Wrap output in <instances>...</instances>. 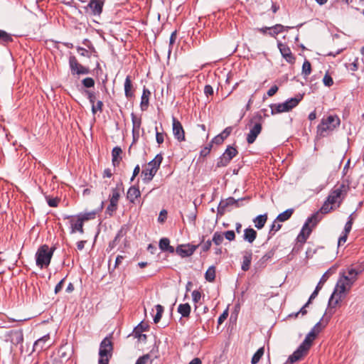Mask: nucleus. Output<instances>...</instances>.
<instances>
[{
	"label": "nucleus",
	"instance_id": "nucleus-1",
	"mask_svg": "<svg viewBox=\"0 0 364 364\" xmlns=\"http://www.w3.org/2000/svg\"><path fill=\"white\" fill-rule=\"evenodd\" d=\"M363 271V263L353 264L348 267L346 271H343L342 277L338 281L335 290L329 299V304H338V301L345 296L346 292L350 290L353 284L357 279L358 275Z\"/></svg>",
	"mask_w": 364,
	"mask_h": 364
},
{
	"label": "nucleus",
	"instance_id": "nucleus-2",
	"mask_svg": "<svg viewBox=\"0 0 364 364\" xmlns=\"http://www.w3.org/2000/svg\"><path fill=\"white\" fill-rule=\"evenodd\" d=\"M321 329V322H318L311 331L306 335L303 343L299 346L296 351L290 355L287 361L284 364H292L294 362L299 360L303 358L308 352L310 348L313 341L315 339L316 335L320 332Z\"/></svg>",
	"mask_w": 364,
	"mask_h": 364
},
{
	"label": "nucleus",
	"instance_id": "nucleus-3",
	"mask_svg": "<svg viewBox=\"0 0 364 364\" xmlns=\"http://www.w3.org/2000/svg\"><path fill=\"white\" fill-rule=\"evenodd\" d=\"M55 250V247H49L47 245L40 246L36 253V265L41 269L48 267L50 263Z\"/></svg>",
	"mask_w": 364,
	"mask_h": 364
},
{
	"label": "nucleus",
	"instance_id": "nucleus-4",
	"mask_svg": "<svg viewBox=\"0 0 364 364\" xmlns=\"http://www.w3.org/2000/svg\"><path fill=\"white\" fill-rule=\"evenodd\" d=\"M163 161V156L161 154H157L155 158L149 161L141 171V176H143V181L145 183L150 182L154 176L157 173L160 168L161 164Z\"/></svg>",
	"mask_w": 364,
	"mask_h": 364
},
{
	"label": "nucleus",
	"instance_id": "nucleus-5",
	"mask_svg": "<svg viewBox=\"0 0 364 364\" xmlns=\"http://www.w3.org/2000/svg\"><path fill=\"white\" fill-rule=\"evenodd\" d=\"M113 343L112 336L105 337L100 345L98 364H109L112 355Z\"/></svg>",
	"mask_w": 364,
	"mask_h": 364
},
{
	"label": "nucleus",
	"instance_id": "nucleus-6",
	"mask_svg": "<svg viewBox=\"0 0 364 364\" xmlns=\"http://www.w3.org/2000/svg\"><path fill=\"white\" fill-rule=\"evenodd\" d=\"M349 190V186L347 184L342 183L336 187L329 194L327 198L328 202L331 203L335 207H338L344 199L346 195Z\"/></svg>",
	"mask_w": 364,
	"mask_h": 364
},
{
	"label": "nucleus",
	"instance_id": "nucleus-7",
	"mask_svg": "<svg viewBox=\"0 0 364 364\" xmlns=\"http://www.w3.org/2000/svg\"><path fill=\"white\" fill-rule=\"evenodd\" d=\"M340 124V119L336 115H330L322 119L318 126V134L321 136H326L328 132L333 130Z\"/></svg>",
	"mask_w": 364,
	"mask_h": 364
},
{
	"label": "nucleus",
	"instance_id": "nucleus-8",
	"mask_svg": "<svg viewBox=\"0 0 364 364\" xmlns=\"http://www.w3.org/2000/svg\"><path fill=\"white\" fill-rule=\"evenodd\" d=\"M320 220L321 218L319 217L318 212H316V213L313 214L311 217L309 218L298 236L299 241L305 242L311 232V229L309 228V224L312 223V226H314Z\"/></svg>",
	"mask_w": 364,
	"mask_h": 364
},
{
	"label": "nucleus",
	"instance_id": "nucleus-9",
	"mask_svg": "<svg viewBox=\"0 0 364 364\" xmlns=\"http://www.w3.org/2000/svg\"><path fill=\"white\" fill-rule=\"evenodd\" d=\"M69 67L73 75H87L90 72L89 68L81 65L74 55L69 58Z\"/></svg>",
	"mask_w": 364,
	"mask_h": 364
},
{
	"label": "nucleus",
	"instance_id": "nucleus-10",
	"mask_svg": "<svg viewBox=\"0 0 364 364\" xmlns=\"http://www.w3.org/2000/svg\"><path fill=\"white\" fill-rule=\"evenodd\" d=\"M262 117L261 114H256L252 119V122H255L254 126L250 129V133L247 134V141L248 144H252L257 136L262 131V124L260 121L262 120Z\"/></svg>",
	"mask_w": 364,
	"mask_h": 364
},
{
	"label": "nucleus",
	"instance_id": "nucleus-11",
	"mask_svg": "<svg viewBox=\"0 0 364 364\" xmlns=\"http://www.w3.org/2000/svg\"><path fill=\"white\" fill-rule=\"evenodd\" d=\"M67 218L69 220L71 234H74L76 232H79L80 234L84 233V223L81 220V219L77 216V215L68 216Z\"/></svg>",
	"mask_w": 364,
	"mask_h": 364
},
{
	"label": "nucleus",
	"instance_id": "nucleus-12",
	"mask_svg": "<svg viewBox=\"0 0 364 364\" xmlns=\"http://www.w3.org/2000/svg\"><path fill=\"white\" fill-rule=\"evenodd\" d=\"M85 93L87 96L90 103L92 105V112L95 114L97 112H102L103 110V102L98 100L96 102V95L94 92L86 90Z\"/></svg>",
	"mask_w": 364,
	"mask_h": 364
},
{
	"label": "nucleus",
	"instance_id": "nucleus-13",
	"mask_svg": "<svg viewBox=\"0 0 364 364\" xmlns=\"http://www.w3.org/2000/svg\"><path fill=\"white\" fill-rule=\"evenodd\" d=\"M237 154V151L236 149L229 146L220 157L218 166H226Z\"/></svg>",
	"mask_w": 364,
	"mask_h": 364
},
{
	"label": "nucleus",
	"instance_id": "nucleus-14",
	"mask_svg": "<svg viewBox=\"0 0 364 364\" xmlns=\"http://www.w3.org/2000/svg\"><path fill=\"white\" fill-rule=\"evenodd\" d=\"M173 121V133L179 141L185 140V133L181 123L174 117L172 118Z\"/></svg>",
	"mask_w": 364,
	"mask_h": 364
},
{
	"label": "nucleus",
	"instance_id": "nucleus-15",
	"mask_svg": "<svg viewBox=\"0 0 364 364\" xmlns=\"http://www.w3.org/2000/svg\"><path fill=\"white\" fill-rule=\"evenodd\" d=\"M105 0H91L87 7L91 10L92 14L95 16H99L102 12Z\"/></svg>",
	"mask_w": 364,
	"mask_h": 364
},
{
	"label": "nucleus",
	"instance_id": "nucleus-16",
	"mask_svg": "<svg viewBox=\"0 0 364 364\" xmlns=\"http://www.w3.org/2000/svg\"><path fill=\"white\" fill-rule=\"evenodd\" d=\"M135 89L133 86L132 77L127 75L124 80V95L127 100H131L134 97Z\"/></svg>",
	"mask_w": 364,
	"mask_h": 364
},
{
	"label": "nucleus",
	"instance_id": "nucleus-17",
	"mask_svg": "<svg viewBox=\"0 0 364 364\" xmlns=\"http://www.w3.org/2000/svg\"><path fill=\"white\" fill-rule=\"evenodd\" d=\"M196 246H195V245H181L176 247L175 251L178 255H180L183 257H188V256L191 255L193 253V252L196 250Z\"/></svg>",
	"mask_w": 364,
	"mask_h": 364
},
{
	"label": "nucleus",
	"instance_id": "nucleus-18",
	"mask_svg": "<svg viewBox=\"0 0 364 364\" xmlns=\"http://www.w3.org/2000/svg\"><path fill=\"white\" fill-rule=\"evenodd\" d=\"M277 46L283 58H285L288 63H293L294 61V58L290 48L287 45L281 42H279Z\"/></svg>",
	"mask_w": 364,
	"mask_h": 364
},
{
	"label": "nucleus",
	"instance_id": "nucleus-19",
	"mask_svg": "<svg viewBox=\"0 0 364 364\" xmlns=\"http://www.w3.org/2000/svg\"><path fill=\"white\" fill-rule=\"evenodd\" d=\"M151 92L149 89L144 87L142 95L141 97L140 108L141 111H146L149 105V98Z\"/></svg>",
	"mask_w": 364,
	"mask_h": 364
},
{
	"label": "nucleus",
	"instance_id": "nucleus-20",
	"mask_svg": "<svg viewBox=\"0 0 364 364\" xmlns=\"http://www.w3.org/2000/svg\"><path fill=\"white\" fill-rule=\"evenodd\" d=\"M141 196L139 188L135 186H131L127 191V198L132 203H135L136 200Z\"/></svg>",
	"mask_w": 364,
	"mask_h": 364
},
{
	"label": "nucleus",
	"instance_id": "nucleus-21",
	"mask_svg": "<svg viewBox=\"0 0 364 364\" xmlns=\"http://www.w3.org/2000/svg\"><path fill=\"white\" fill-rule=\"evenodd\" d=\"M50 339V336L48 334L38 339L33 345V351H41L43 349H46L49 347V346H46V343Z\"/></svg>",
	"mask_w": 364,
	"mask_h": 364
},
{
	"label": "nucleus",
	"instance_id": "nucleus-22",
	"mask_svg": "<svg viewBox=\"0 0 364 364\" xmlns=\"http://www.w3.org/2000/svg\"><path fill=\"white\" fill-rule=\"evenodd\" d=\"M9 338L12 344L15 346L22 343L23 341V335L22 331H11L9 333Z\"/></svg>",
	"mask_w": 364,
	"mask_h": 364
},
{
	"label": "nucleus",
	"instance_id": "nucleus-23",
	"mask_svg": "<svg viewBox=\"0 0 364 364\" xmlns=\"http://www.w3.org/2000/svg\"><path fill=\"white\" fill-rule=\"evenodd\" d=\"M121 197V187L116 186L112 188L111 193L109 196V201L110 203L118 206L119 200Z\"/></svg>",
	"mask_w": 364,
	"mask_h": 364
},
{
	"label": "nucleus",
	"instance_id": "nucleus-24",
	"mask_svg": "<svg viewBox=\"0 0 364 364\" xmlns=\"http://www.w3.org/2000/svg\"><path fill=\"white\" fill-rule=\"evenodd\" d=\"M122 153V150L119 146H115L113 148L112 151V164L114 167L118 166L122 160L121 154Z\"/></svg>",
	"mask_w": 364,
	"mask_h": 364
},
{
	"label": "nucleus",
	"instance_id": "nucleus-25",
	"mask_svg": "<svg viewBox=\"0 0 364 364\" xmlns=\"http://www.w3.org/2000/svg\"><path fill=\"white\" fill-rule=\"evenodd\" d=\"M159 246L163 252H168L169 253H173L175 252L173 247L170 245V240L167 237L161 238L159 241Z\"/></svg>",
	"mask_w": 364,
	"mask_h": 364
},
{
	"label": "nucleus",
	"instance_id": "nucleus-26",
	"mask_svg": "<svg viewBox=\"0 0 364 364\" xmlns=\"http://www.w3.org/2000/svg\"><path fill=\"white\" fill-rule=\"evenodd\" d=\"M146 328L144 327L141 323H139L134 330L133 336L134 338H138L139 341H146V335L143 334L142 332L146 331Z\"/></svg>",
	"mask_w": 364,
	"mask_h": 364
},
{
	"label": "nucleus",
	"instance_id": "nucleus-27",
	"mask_svg": "<svg viewBox=\"0 0 364 364\" xmlns=\"http://www.w3.org/2000/svg\"><path fill=\"white\" fill-rule=\"evenodd\" d=\"M287 105H286L285 102L281 104H275L271 105V113L272 114H275L281 112H289L287 108Z\"/></svg>",
	"mask_w": 364,
	"mask_h": 364
},
{
	"label": "nucleus",
	"instance_id": "nucleus-28",
	"mask_svg": "<svg viewBox=\"0 0 364 364\" xmlns=\"http://www.w3.org/2000/svg\"><path fill=\"white\" fill-rule=\"evenodd\" d=\"M244 232V240L250 243L253 242L257 237V232L252 228H247Z\"/></svg>",
	"mask_w": 364,
	"mask_h": 364
},
{
	"label": "nucleus",
	"instance_id": "nucleus-29",
	"mask_svg": "<svg viewBox=\"0 0 364 364\" xmlns=\"http://www.w3.org/2000/svg\"><path fill=\"white\" fill-rule=\"evenodd\" d=\"M267 214L259 215L257 216L253 220L255 228H257L259 230L262 229L264 226V225L267 222Z\"/></svg>",
	"mask_w": 364,
	"mask_h": 364
},
{
	"label": "nucleus",
	"instance_id": "nucleus-30",
	"mask_svg": "<svg viewBox=\"0 0 364 364\" xmlns=\"http://www.w3.org/2000/svg\"><path fill=\"white\" fill-rule=\"evenodd\" d=\"M191 306L188 304H181L178 306V312L183 316V317H189L190 313H191Z\"/></svg>",
	"mask_w": 364,
	"mask_h": 364
},
{
	"label": "nucleus",
	"instance_id": "nucleus-31",
	"mask_svg": "<svg viewBox=\"0 0 364 364\" xmlns=\"http://www.w3.org/2000/svg\"><path fill=\"white\" fill-rule=\"evenodd\" d=\"M290 28L291 27H289V26L284 27V26H282L281 24H276L274 26L269 27V30L270 31L269 32V35L272 37H275L277 34H279V33H282L284 28L288 29Z\"/></svg>",
	"mask_w": 364,
	"mask_h": 364
},
{
	"label": "nucleus",
	"instance_id": "nucleus-32",
	"mask_svg": "<svg viewBox=\"0 0 364 364\" xmlns=\"http://www.w3.org/2000/svg\"><path fill=\"white\" fill-rule=\"evenodd\" d=\"M70 351L66 346H61L58 350V355L62 360H67L70 358Z\"/></svg>",
	"mask_w": 364,
	"mask_h": 364
},
{
	"label": "nucleus",
	"instance_id": "nucleus-33",
	"mask_svg": "<svg viewBox=\"0 0 364 364\" xmlns=\"http://www.w3.org/2000/svg\"><path fill=\"white\" fill-rule=\"evenodd\" d=\"M321 289V287H316L315 290L314 291V292L311 294V295L310 296V298L308 301V302L301 309L300 311L298 312L296 314V316L299 314H301L302 315H304L306 314V310L305 309L306 307L311 303V300L315 299L318 294V291L319 290Z\"/></svg>",
	"mask_w": 364,
	"mask_h": 364
},
{
	"label": "nucleus",
	"instance_id": "nucleus-34",
	"mask_svg": "<svg viewBox=\"0 0 364 364\" xmlns=\"http://www.w3.org/2000/svg\"><path fill=\"white\" fill-rule=\"evenodd\" d=\"M252 260V253L247 252L243 257V262L242 264V269L247 271L249 269Z\"/></svg>",
	"mask_w": 364,
	"mask_h": 364
},
{
	"label": "nucleus",
	"instance_id": "nucleus-35",
	"mask_svg": "<svg viewBox=\"0 0 364 364\" xmlns=\"http://www.w3.org/2000/svg\"><path fill=\"white\" fill-rule=\"evenodd\" d=\"M334 205H331V203L328 202V200L326 199V200L323 204L322 207L321 208L320 210L318 211L320 213L322 214H326L329 213L331 210H332L334 208ZM319 217L321 218V216L319 215Z\"/></svg>",
	"mask_w": 364,
	"mask_h": 364
},
{
	"label": "nucleus",
	"instance_id": "nucleus-36",
	"mask_svg": "<svg viewBox=\"0 0 364 364\" xmlns=\"http://www.w3.org/2000/svg\"><path fill=\"white\" fill-rule=\"evenodd\" d=\"M77 216L81 219V220L84 223L85 221H88L90 220L95 219V216H96V212L91 211V212H88V213H80L77 215Z\"/></svg>",
	"mask_w": 364,
	"mask_h": 364
},
{
	"label": "nucleus",
	"instance_id": "nucleus-37",
	"mask_svg": "<svg viewBox=\"0 0 364 364\" xmlns=\"http://www.w3.org/2000/svg\"><path fill=\"white\" fill-rule=\"evenodd\" d=\"M131 117L133 125L132 130H140L141 125V118L136 117L134 113H132Z\"/></svg>",
	"mask_w": 364,
	"mask_h": 364
},
{
	"label": "nucleus",
	"instance_id": "nucleus-38",
	"mask_svg": "<svg viewBox=\"0 0 364 364\" xmlns=\"http://www.w3.org/2000/svg\"><path fill=\"white\" fill-rule=\"evenodd\" d=\"M301 98H302L301 97H293V98L287 100L285 102V103H286V105H287V106L289 111H290L294 107H295L299 104V102L301 101Z\"/></svg>",
	"mask_w": 364,
	"mask_h": 364
},
{
	"label": "nucleus",
	"instance_id": "nucleus-39",
	"mask_svg": "<svg viewBox=\"0 0 364 364\" xmlns=\"http://www.w3.org/2000/svg\"><path fill=\"white\" fill-rule=\"evenodd\" d=\"M264 353V347L259 348L257 352L253 355L251 360L252 364H257L260 358L263 356Z\"/></svg>",
	"mask_w": 364,
	"mask_h": 364
},
{
	"label": "nucleus",
	"instance_id": "nucleus-40",
	"mask_svg": "<svg viewBox=\"0 0 364 364\" xmlns=\"http://www.w3.org/2000/svg\"><path fill=\"white\" fill-rule=\"evenodd\" d=\"M293 210L291 209L287 210L277 217V220L279 222H284L291 216Z\"/></svg>",
	"mask_w": 364,
	"mask_h": 364
},
{
	"label": "nucleus",
	"instance_id": "nucleus-41",
	"mask_svg": "<svg viewBox=\"0 0 364 364\" xmlns=\"http://www.w3.org/2000/svg\"><path fill=\"white\" fill-rule=\"evenodd\" d=\"M0 41L4 43H9L13 41V38L11 34L5 31L0 30Z\"/></svg>",
	"mask_w": 364,
	"mask_h": 364
},
{
	"label": "nucleus",
	"instance_id": "nucleus-42",
	"mask_svg": "<svg viewBox=\"0 0 364 364\" xmlns=\"http://www.w3.org/2000/svg\"><path fill=\"white\" fill-rule=\"evenodd\" d=\"M46 200L48 205L52 208L58 207L60 201V199L59 198H52L50 196H46Z\"/></svg>",
	"mask_w": 364,
	"mask_h": 364
},
{
	"label": "nucleus",
	"instance_id": "nucleus-43",
	"mask_svg": "<svg viewBox=\"0 0 364 364\" xmlns=\"http://www.w3.org/2000/svg\"><path fill=\"white\" fill-rule=\"evenodd\" d=\"M155 307L156 310V314L154 317V322L155 323H157L160 321L162 317V314L164 313V307L160 304H157Z\"/></svg>",
	"mask_w": 364,
	"mask_h": 364
},
{
	"label": "nucleus",
	"instance_id": "nucleus-44",
	"mask_svg": "<svg viewBox=\"0 0 364 364\" xmlns=\"http://www.w3.org/2000/svg\"><path fill=\"white\" fill-rule=\"evenodd\" d=\"M215 277V269L213 266L206 270V281L213 282Z\"/></svg>",
	"mask_w": 364,
	"mask_h": 364
},
{
	"label": "nucleus",
	"instance_id": "nucleus-45",
	"mask_svg": "<svg viewBox=\"0 0 364 364\" xmlns=\"http://www.w3.org/2000/svg\"><path fill=\"white\" fill-rule=\"evenodd\" d=\"M151 360L149 354H145L140 356L135 364H151Z\"/></svg>",
	"mask_w": 364,
	"mask_h": 364
},
{
	"label": "nucleus",
	"instance_id": "nucleus-46",
	"mask_svg": "<svg viewBox=\"0 0 364 364\" xmlns=\"http://www.w3.org/2000/svg\"><path fill=\"white\" fill-rule=\"evenodd\" d=\"M242 200H243V198H240L238 200H235L233 198H228L225 200V202H223V203H221L220 205H221V207L233 205H235L236 206H239V205H238L239 201H241Z\"/></svg>",
	"mask_w": 364,
	"mask_h": 364
},
{
	"label": "nucleus",
	"instance_id": "nucleus-47",
	"mask_svg": "<svg viewBox=\"0 0 364 364\" xmlns=\"http://www.w3.org/2000/svg\"><path fill=\"white\" fill-rule=\"evenodd\" d=\"M118 209V206L114 204L110 203L106 208L105 214L109 217H112Z\"/></svg>",
	"mask_w": 364,
	"mask_h": 364
},
{
	"label": "nucleus",
	"instance_id": "nucleus-48",
	"mask_svg": "<svg viewBox=\"0 0 364 364\" xmlns=\"http://www.w3.org/2000/svg\"><path fill=\"white\" fill-rule=\"evenodd\" d=\"M201 292L198 290H194L193 292H192V297H193V302L195 303V304H198V301L200 300L201 299ZM197 309H198V306L197 305L195 306V312L197 311Z\"/></svg>",
	"mask_w": 364,
	"mask_h": 364
},
{
	"label": "nucleus",
	"instance_id": "nucleus-49",
	"mask_svg": "<svg viewBox=\"0 0 364 364\" xmlns=\"http://www.w3.org/2000/svg\"><path fill=\"white\" fill-rule=\"evenodd\" d=\"M311 71V63L308 60H305L302 65V74L305 76L310 75Z\"/></svg>",
	"mask_w": 364,
	"mask_h": 364
},
{
	"label": "nucleus",
	"instance_id": "nucleus-50",
	"mask_svg": "<svg viewBox=\"0 0 364 364\" xmlns=\"http://www.w3.org/2000/svg\"><path fill=\"white\" fill-rule=\"evenodd\" d=\"M82 84L86 88H91L95 86V80L92 77H85L82 80Z\"/></svg>",
	"mask_w": 364,
	"mask_h": 364
},
{
	"label": "nucleus",
	"instance_id": "nucleus-51",
	"mask_svg": "<svg viewBox=\"0 0 364 364\" xmlns=\"http://www.w3.org/2000/svg\"><path fill=\"white\" fill-rule=\"evenodd\" d=\"M353 221V215H350L348 218V221L345 225L344 231H343L344 234H346V235L349 234V232H350L351 228H352Z\"/></svg>",
	"mask_w": 364,
	"mask_h": 364
},
{
	"label": "nucleus",
	"instance_id": "nucleus-52",
	"mask_svg": "<svg viewBox=\"0 0 364 364\" xmlns=\"http://www.w3.org/2000/svg\"><path fill=\"white\" fill-rule=\"evenodd\" d=\"M223 240H224L223 234H220L218 232H215L213 237V241L217 245H220L223 242Z\"/></svg>",
	"mask_w": 364,
	"mask_h": 364
},
{
	"label": "nucleus",
	"instance_id": "nucleus-53",
	"mask_svg": "<svg viewBox=\"0 0 364 364\" xmlns=\"http://www.w3.org/2000/svg\"><path fill=\"white\" fill-rule=\"evenodd\" d=\"M176 38H177V31H174L173 32H172V33L170 36V39H169V49H168L169 53L171 51L173 45L175 43Z\"/></svg>",
	"mask_w": 364,
	"mask_h": 364
},
{
	"label": "nucleus",
	"instance_id": "nucleus-54",
	"mask_svg": "<svg viewBox=\"0 0 364 364\" xmlns=\"http://www.w3.org/2000/svg\"><path fill=\"white\" fill-rule=\"evenodd\" d=\"M156 127V139L159 144H161L164 141L165 134L164 132H159Z\"/></svg>",
	"mask_w": 364,
	"mask_h": 364
},
{
	"label": "nucleus",
	"instance_id": "nucleus-55",
	"mask_svg": "<svg viewBox=\"0 0 364 364\" xmlns=\"http://www.w3.org/2000/svg\"><path fill=\"white\" fill-rule=\"evenodd\" d=\"M330 274H331V269H329L327 272H326L324 273V274L322 276V277L321 278V279H320V281H319V282H318V284H317L316 287H321V289L322 286L323 285V284L328 279Z\"/></svg>",
	"mask_w": 364,
	"mask_h": 364
},
{
	"label": "nucleus",
	"instance_id": "nucleus-56",
	"mask_svg": "<svg viewBox=\"0 0 364 364\" xmlns=\"http://www.w3.org/2000/svg\"><path fill=\"white\" fill-rule=\"evenodd\" d=\"M323 84L328 87L331 86L333 83L332 77L330 75H328V74H326L324 75V77L323 78Z\"/></svg>",
	"mask_w": 364,
	"mask_h": 364
},
{
	"label": "nucleus",
	"instance_id": "nucleus-57",
	"mask_svg": "<svg viewBox=\"0 0 364 364\" xmlns=\"http://www.w3.org/2000/svg\"><path fill=\"white\" fill-rule=\"evenodd\" d=\"M232 129L230 127L226 128L220 134L215 136L218 139H225L227 138L230 134Z\"/></svg>",
	"mask_w": 364,
	"mask_h": 364
},
{
	"label": "nucleus",
	"instance_id": "nucleus-58",
	"mask_svg": "<svg viewBox=\"0 0 364 364\" xmlns=\"http://www.w3.org/2000/svg\"><path fill=\"white\" fill-rule=\"evenodd\" d=\"M278 222L279 221L277 220V219L274 221V223L272 225L271 228H270V231H269L270 233L272 232H277L278 230H280L282 225L279 223H278Z\"/></svg>",
	"mask_w": 364,
	"mask_h": 364
},
{
	"label": "nucleus",
	"instance_id": "nucleus-59",
	"mask_svg": "<svg viewBox=\"0 0 364 364\" xmlns=\"http://www.w3.org/2000/svg\"><path fill=\"white\" fill-rule=\"evenodd\" d=\"M224 237L229 241L235 239V235L233 230H228L223 233Z\"/></svg>",
	"mask_w": 364,
	"mask_h": 364
},
{
	"label": "nucleus",
	"instance_id": "nucleus-60",
	"mask_svg": "<svg viewBox=\"0 0 364 364\" xmlns=\"http://www.w3.org/2000/svg\"><path fill=\"white\" fill-rule=\"evenodd\" d=\"M65 280V278L62 279L55 286V290H54L55 294H58L62 290L63 285H64Z\"/></svg>",
	"mask_w": 364,
	"mask_h": 364
},
{
	"label": "nucleus",
	"instance_id": "nucleus-61",
	"mask_svg": "<svg viewBox=\"0 0 364 364\" xmlns=\"http://www.w3.org/2000/svg\"><path fill=\"white\" fill-rule=\"evenodd\" d=\"M167 218V211L166 210H162L160 213L159 216L158 218V221L161 223H164Z\"/></svg>",
	"mask_w": 364,
	"mask_h": 364
},
{
	"label": "nucleus",
	"instance_id": "nucleus-62",
	"mask_svg": "<svg viewBox=\"0 0 364 364\" xmlns=\"http://www.w3.org/2000/svg\"><path fill=\"white\" fill-rule=\"evenodd\" d=\"M77 50L81 56L88 57V58L90 57L89 52L87 49L82 48V47H77Z\"/></svg>",
	"mask_w": 364,
	"mask_h": 364
},
{
	"label": "nucleus",
	"instance_id": "nucleus-63",
	"mask_svg": "<svg viewBox=\"0 0 364 364\" xmlns=\"http://www.w3.org/2000/svg\"><path fill=\"white\" fill-rule=\"evenodd\" d=\"M278 87L277 85L272 86L268 91L267 95L269 97H272L277 93L278 91Z\"/></svg>",
	"mask_w": 364,
	"mask_h": 364
},
{
	"label": "nucleus",
	"instance_id": "nucleus-64",
	"mask_svg": "<svg viewBox=\"0 0 364 364\" xmlns=\"http://www.w3.org/2000/svg\"><path fill=\"white\" fill-rule=\"evenodd\" d=\"M347 237L348 235L343 233V235H341L338 239V245L341 246V245L344 244L347 240Z\"/></svg>",
	"mask_w": 364,
	"mask_h": 364
}]
</instances>
